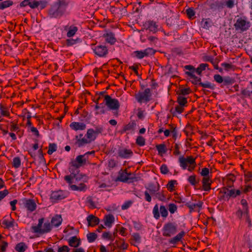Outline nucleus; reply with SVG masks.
Wrapping results in <instances>:
<instances>
[{
  "label": "nucleus",
  "instance_id": "obj_6",
  "mask_svg": "<svg viewBox=\"0 0 252 252\" xmlns=\"http://www.w3.org/2000/svg\"><path fill=\"white\" fill-rule=\"evenodd\" d=\"M240 204L242 206V208H239L236 212V215L239 219H241L243 216L248 217L249 214V206L247 200L245 199H242Z\"/></svg>",
  "mask_w": 252,
  "mask_h": 252
},
{
  "label": "nucleus",
  "instance_id": "obj_10",
  "mask_svg": "<svg viewBox=\"0 0 252 252\" xmlns=\"http://www.w3.org/2000/svg\"><path fill=\"white\" fill-rule=\"evenodd\" d=\"M177 232V226L172 223H167L164 225L162 234L166 237H170Z\"/></svg>",
  "mask_w": 252,
  "mask_h": 252
},
{
  "label": "nucleus",
  "instance_id": "obj_40",
  "mask_svg": "<svg viewBox=\"0 0 252 252\" xmlns=\"http://www.w3.org/2000/svg\"><path fill=\"white\" fill-rule=\"evenodd\" d=\"M186 74L192 79V83L194 84H198L201 82V78L196 76L193 72H186Z\"/></svg>",
  "mask_w": 252,
  "mask_h": 252
},
{
  "label": "nucleus",
  "instance_id": "obj_9",
  "mask_svg": "<svg viewBox=\"0 0 252 252\" xmlns=\"http://www.w3.org/2000/svg\"><path fill=\"white\" fill-rule=\"evenodd\" d=\"M104 101L105 105L111 110H118L120 107L119 101L115 98H112L109 95H104Z\"/></svg>",
  "mask_w": 252,
  "mask_h": 252
},
{
  "label": "nucleus",
  "instance_id": "obj_7",
  "mask_svg": "<svg viewBox=\"0 0 252 252\" xmlns=\"http://www.w3.org/2000/svg\"><path fill=\"white\" fill-rule=\"evenodd\" d=\"M153 214L154 217L158 220L160 217V214L162 217L166 218L168 216V213L164 206L161 205L159 208L158 205L156 204L153 210Z\"/></svg>",
  "mask_w": 252,
  "mask_h": 252
},
{
  "label": "nucleus",
  "instance_id": "obj_22",
  "mask_svg": "<svg viewBox=\"0 0 252 252\" xmlns=\"http://www.w3.org/2000/svg\"><path fill=\"white\" fill-rule=\"evenodd\" d=\"M70 127L74 130H83L86 128V125L84 123L72 122L70 125Z\"/></svg>",
  "mask_w": 252,
  "mask_h": 252
},
{
  "label": "nucleus",
  "instance_id": "obj_41",
  "mask_svg": "<svg viewBox=\"0 0 252 252\" xmlns=\"http://www.w3.org/2000/svg\"><path fill=\"white\" fill-rule=\"evenodd\" d=\"M201 25L203 28L208 29L211 26V21L210 19H203Z\"/></svg>",
  "mask_w": 252,
  "mask_h": 252
},
{
  "label": "nucleus",
  "instance_id": "obj_19",
  "mask_svg": "<svg viewBox=\"0 0 252 252\" xmlns=\"http://www.w3.org/2000/svg\"><path fill=\"white\" fill-rule=\"evenodd\" d=\"M64 31H67L66 36L68 37H71L73 36L76 32L78 31V28L74 25L69 26V25L63 27Z\"/></svg>",
  "mask_w": 252,
  "mask_h": 252
},
{
  "label": "nucleus",
  "instance_id": "obj_52",
  "mask_svg": "<svg viewBox=\"0 0 252 252\" xmlns=\"http://www.w3.org/2000/svg\"><path fill=\"white\" fill-rule=\"evenodd\" d=\"M188 181L192 186H194L198 183V180H196V175H195L189 176Z\"/></svg>",
  "mask_w": 252,
  "mask_h": 252
},
{
  "label": "nucleus",
  "instance_id": "obj_58",
  "mask_svg": "<svg viewBox=\"0 0 252 252\" xmlns=\"http://www.w3.org/2000/svg\"><path fill=\"white\" fill-rule=\"evenodd\" d=\"M186 13L189 19H193L195 15V12L192 8H189L186 10Z\"/></svg>",
  "mask_w": 252,
  "mask_h": 252
},
{
  "label": "nucleus",
  "instance_id": "obj_35",
  "mask_svg": "<svg viewBox=\"0 0 252 252\" xmlns=\"http://www.w3.org/2000/svg\"><path fill=\"white\" fill-rule=\"evenodd\" d=\"M85 137H87L90 143H91L92 141H94L95 139L96 138V137L94 134V129H88L85 135Z\"/></svg>",
  "mask_w": 252,
  "mask_h": 252
},
{
  "label": "nucleus",
  "instance_id": "obj_45",
  "mask_svg": "<svg viewBox=\"0 0 252 252\" xmlns=\"http://www.w3.org/2000/svg\"><path fill=\"white\" fill-rule=\"evenodd\" d=\"M156 148L160 155H162L166 152V149L164 144H159L156 146Z\"/></svg>",
  "mask_w": 252,
  "mask_h": 252
},
{
  "label": "nucleus",
  "instance_id": "obj_55",
  "mask_svg": "<svg viewBox=\"0 0 252 252\" xmlns=\"http://www.w3.org/2000/svg\"><path fill=\"white\" fill-rule=\"evenodd\" d=\"M242 98L250 97L251 96V92L247 88H243L241 91Z\"/></svg>",
  "mask_w": 252,
  "mask_h": 252
},
{
  "label": "nucleus",
  "instance_id": "obj_30",
  "mask_svg": "<svg viewBox=\"0 0 252 252\" xmlns=\"http://www.w3.org/2000/svg\"><path fill=\"white\" fill-rule=\"evenodd\" d=\"M203 203L201 201H198L197 203H190L189 202L187 203L186 205L192 211L195 209H198V211L202 206Z\"/></svg>",
  "mask_w": 252,
  "mask_h": 252
},
{
  "label": "nucleus",
  "instance_id": "obj_39",
  "mask_svg": "<svg viewBox=\"0 0 252 252\" xmlns=\"http://www.w3.org/2000/svg\"><path fill=\"white\" fill-rule=\"evenodd\" d=\"M27 245L23 242L18 243L15 248V250L17 252H25L27 250Z\"/></svg>",
  "mask_w": 252,
  "mask_h": 252
},
{
  "label": "nucleus",
  "instance_id": "obj_60",
  "mask_svg": "<svg viewBox=\"0 0 252 252\" xmlns=\"http://www.w3.org/2000/svg\"><path fill=\"white\" fill-rule=\"evenodd\" d=\"M136 144L139 146H142L145 144V140L141 136H139L136 139Z\"/></svg>",
  "mask_w": 252,
  "mask_h": 252
},
{
  "label": "nucleus",
  "instance_id": "obj_13",
  "mask_svg": "<svg viewBox=\"0 0 252 252\" xmlns=\"http://www.w3.org/2000/svg\"><path fill=\"white\" fill-rule=\"evenodd\" d=\"M131 173H127L126 169L125 170H120L119 175L117 178V181H121L124 183L127 182L129 180H132L133 178L130 177Z\"/></svg>",
  "mask_w": 252,
  "mask_h": 252
},
{
  "label": "nucleus",
  "instance_id": "obj_3",
  "mask_svg": "<svg viewBox=\"0 0 252 252\" xmlns=\"http://www.w3.org/2000/svg\"><path fill=\"white\" fill-rule=\"evenodd\" d=\"M44 221V218L39 219L38 223L36 226L32 227V229L34 233H39L44 234L50 232L52 227V224H51L49 222H46L44 223L43 226L42 224Z\"/></svg>",
  "mask_w": 252,
  "mask_h": 252
},
{
  "label": "nucleus",
  "instance_id": "obj_56",
  "mask_svg": "<svg viewBox=\"0 0 252 252\" xmlns=\"http://www.w3.org/2000/svg\"><path fill=\"white\" fill-rule=\"evenodd\" d=\"M97 235L94 233H90L87 234V239L90 243H92L96 239Z\"/></svg>",
  "mask_w": 252,
  "mask_h": 252
},
{
  "label": "nucleus",
  "instance_id": "obj_16",
  "mask_svg": "<svg viewBox=\"0 0 252 252\" xmlns=\"http://www.w3.org/2000/svg\"><path fill=\"white\" fill-rule=\"evenodd\" d=\"M143 26L145 29L154 33L156 32L159 29L158 24L156 22L152 20L146 21L143 24Z\"/></svg>",
  "mask_w": 252,
  "mask_h": 252
},
{
  "label": "nucleus",
  "instance_id": "obj_37",
  "mask_svg": "<svg viewBox=\"0 0 252 252\" xmlns=\"http://www.w3.org/2000/svg\"><path fill=\"white\" fill-rule=\"evenodd\" d=\"M68 244L71 247L77 248L80 245V241L76 236H74L69 240Z\"/></svg>",
  "mask_w": 252,
  "mask_h": 252
},
{
  "label": "nucleus",
  "instance_id": "obj_21",
  "mask_svg": "<svg viewBox=\"0 0 252 252\" xmlns=\"http://www.w3.org/2000/svg\"><path fill=\"white\" fill-rule=\"evenodd\" d=\"M202 183V189L204 190L208 191L211 189V186L212 183V181L210 177H203Z\"/></svg>",
  "mask_w": 252,
  "mask_h": 252
},
{
  "label": "nucleus",
  "instance_id": "obj_1",
  "mask_svg": "<svg viewBox=\"0 0 252 252\" xmlns=\"http://www.w3.org/2000/svg\"><path fill=\"white\" fill-rule=\"evenodd\" d=\"M65 9V5L61 1H58L52 5L49 10L48 15L50 18H59L63 15Z\"/></svg>",
  "mask_w": 252,
  "mask_h": 252
},
{
  "label": "nucleus",
  "instance_id": "obj_61",
  "mask_svg": "<svg viewBox=\"0 0 252 252\" xmlns=\"http://www.w3.org/2000/svg\"><path fill=\"white\" fill-rule=\"evenodd\" d=\"M132 237L136 244H139L141 242V236L138 233H133L132 235Z\"/></svg>",
  "mask_w": 252,
  "mask_h": 252
},
{
  "label": "nucleus",
  "instance_id": "obj_4",
  "mask_svg": "<svg viewBox=\"0 0 252 252\" xmlns=\"http://www.w3.org/2000/svg\"><path fill=\"white\" fill-rule=\"evenodd\" d=\"M152 94L151 90L147 88L143 91H139L135 94V97L137 101L140 103L147 102L150 100Z\"/></svg>",
  "mask_w": 252,
  "mask_h": 252
},
{
  "label": "nucleus",
  "instance_id": "obj_38",
  "mask_svg": "<svg viewBox=\"0 0 252 252\" xmlns=\"http://www.w3.org/2000/svg\"><path fill=\"white\" fill-rule=\"evenodd\" d=\"M41 4V8H44L45 6V4L43 3L41 1H35V0H30L29 2V6L31 8H37L38 6Z\"/></svg>",
  "mask_w": 252,
  "mask_h": 252
},
{
  "label": "nucleus",
  "instance_id": "obj_18",
  "mask_svg": "<svg viewBox=\"0 0 252 252\" xmlns=\"http://www.w3.org/2000/svg\"><path fill=\"white\" fill-rule=\"evenodd\" d=\"M25 208L30 212H33L36 208V204L33 199H25L24 201Z\"/></svg>",
  "mask_w": 252,
  "mask_h": 252
},
{
  "label": "nucleus",
  "instance_id": "obj_57",
  "mask_svg": "<svg viewBox=\"0 0 252 252\" xmlns=\"http://www.w3.org/2000/svg\"><path fill=\"white\" fill-rule=\"evenodd\" d=\"M103 128L102 126H98L95 127V128L94 129V135L97 137L98 134H101L103 131Z\"/></svg>",
  "mask_w": 252,
  "mask_h": 252
},
{
  "label": "nucleus",
  "instance_id": "obj_27",
  "mask_svg": "<svg viewBox=\"0 0 252 252\" xmlns=\"http://www.w3.org/2000/svg\"><path fill=\"white\" fill-rule=\"evenodd\" d=\"M100 96L98 97L97 100L95 101L96 105L94 109L96 111L95 112L96 115L101 114L105 113L104 106L103 103L100 104H98V100L100 99Z\"/></svg>",
  "mask_w": 252,
  "mask_h": 252
},
{
  "label": "nucleus",
  "instance_id": "obj_51",
  "mask_svg": "<svg viewBox=\"0 0 252 252\" xmlns=\"http://www.w3.org/2000/svg\"><path fill=\"white\" fill-rule=\"evenodd\" d=\"M21 159L19 157H15L13 159L12 165L14 168H19L21 165Z\"/></svg>",
  "mask_w": 252,
  "mask_h": 252
},
{
  "label": "nucleus",
  "instance_id": "obj_14",
  "mask_svg": "<svg viewBox=\"0 0 252 252\" xmlns=\"http://www.w3.org/2000/svg\"><path fill=\"white\" fill-rule=\"evenodd\" d=\"M66 197V193L63 190L53 191L50 195V199L52 202H55L65 198Z\"/></svg>",
  "mask_w": 252,
  "mask_h": 252
},
{
  "label": "nucleus",
  "instance_id": "obj_49",
  "mask_svg": "<svg viewBox=\"0 0 252 252\" xmlns=\"http://www.w3.org/2000/svg\"><path fill=\"white\" fill-rule=\"evenodd\" d=\"M117 247L122 250H126L127 248L128 244L126 243L123 240H121L117 242Z\"/></svg>",
  "mask_w": 252,
  "mask_h": 252
},
{
  "label": "nucleus",
  "instance_id": "obj_20",
  "mask_svg": "<svg viewBox=\"0 0 252 252\" xmlns=\"http://www.w3.org/2000/svg\"><path fill=\"white\" fill-rule=\"evenodd\" d=\"M118 154L122 158H128L133 155V152L130 149L122 148L118 150Z\"/></svg>",
  "mask_w": 252,
  "mask_h": 252
},
{
  "label": "nucleus",
  "instance_id": "obj_23",
  "mask_svg": "<svg viewBox=\"0 0 252 252\" xmlns=\"http://www.w3.org/2000/svg\"><path fill=\"white\" fill-rule=\"evenodd\" d=\"M136 123L135 121L130 122L128 124L124 126L122 132L126 131L133 132L136 128Z\"/></svg>",
  "mask_w": 252,
  "mask_h": 252
},
{
  "label": "nucleus",
  "instance_id": "obj_62",
  "mask_svg": "<svg viewBox=\"0 0 252 252\" xmlns=\"http://www.w3.org/2000/svg\"><path fill=\"white\" fill-rule=\"evenodd\" d=\"M221 66L227 71L233 69L234 68V66L232 64L226 63H221Z\"/></svg>",
  "mask_w": 252,
  "mask_h": 252
},
{
  "label": "nucleus",
  "instance_id": "obj_2",
  "mask_svg": "<svg viewBox=\"0 0 252 252\" xmlns=\"http://www.w3.org/2000/svg\"><path fill=\"white\" fill-rule=\"evenodd\" d=\"M179 162L182 169H188L190 172L193 171L196 166L195 158L192 156H188L187 158L181 156L179 158Z\"/></svg>",
  "mask_w": 252,
  "mask_h": 252
},
{
  "label": "nucleus",
  "instance_id": "obj_47",
  "mask_svg": "<svg viewBox=\"0 0 252 252\" xmlns=\"http://www.w3.org/2000/svg\"><path fill=\"white\" fill-rule=\"evenodd\" d=\"M199 85L201 86L203 88H209L211 90H214L215 89V86L214 84L209 82H206L205 83L200 82L199 83Z\"/></svg>",
  "mask_w": 252,
  "mask_h": 252
},
{
  "label": "nucleus",
  "instance_id": "obj_59",
  "mask_svg": "<svg viewBox=\"0 0 252 252\" xmlns=\"http://www.w3.org/2000/svg\"><path fill=\"white\" fill-rule=\"evenodd\" d=\"M95 152L94 151H92L90 152H88L84 154V155H80L85 160V162L87 163L88 161L89 156L93 155L94 156Z\"/></svg>",
  "mask_w": 252,
  "mask_h": 252
},
{
  "label": "nucleus",
  "instance_id": "obj_32",
  "mask_svg": "<svg viewBox=\"0 0 252 252\" xmlns=\"http://www.w3.org/2000/svg\"><path fill=\"white\" fill-rule=\"evenodd\" d=\"M70 189L74 191H85L87 190V186L84 183H81L78 186L70 185Z\"/></svg>",
  "mask_w": 252,
  "mask_h": 252
},
{
  "label": "nucleus",
  "instance_id": "obj_50",
  "mask_svg": "<svg viewBox=\"0 0 252 252\" xmlns=\"http://www.w3.org/2000/svg\"><path fill=\"white\" fill-rule=\"evenodd\" d=\"M47 153L49 155H52L54 152L56 151L57 149V145L55 143H50L48 147Z\"/></svg>",
  "mask_w": 252,
  "mask_h": 252
},
{
  "label": "nucleus",
  "instance_id": "obj_33",
  "mask_svg": "<svg viewBox=\"0 0 252 252\" xmlns=\"http://www.w3.org/2000/svg\"><path fill=\"white\" fill-rule=\"evenodd\" d=\"M220 199L228 200L231 198L229 189H224L220 191Z\"/></svg>",
  "mask_w": 252,
  "mask_h": 252
},
{
  "label": "nucleus",
  "instance_id": "obj_15",
  "mask_svg": "<svg viewBox=\"0 0 252 252\" xmlns=\"http://www.w3.org/2000/svg\"><path fill=\"white\" fill-rule=\"evenodd\" d=\"M154 53V50L152 48H148L143 51H136L133 53L135 56L140 59L143 58L144 57L153 55Z\"/></svg>",
  "mask_w": 252,
  "mask_h": 252
},
{
  "label": "nucleus",
  "instance_id": "obj_42",
  "mask_svg": "<svg viewBox=\"0 0 252 252\" xmlns=\"http://www.w3.org/2000/svg\"><path fill=\"white\" fill-rule=\"evenodd\" d=\"M13 4V1L10 0L4 1L0 3V9H4Z\"/></svg>",
  "mask_w": 252,
  "mask_h": 252
},
{
  "label": "nucleus",
  "instance_id": "obj_43",
  "mask_svg": "<svg viewBox=\"0 0 252 252\" xmlns=\"http://www.w3.org/2000/svg\"><path fill=\"white\" fill-rule=\"evenodd\" d=\"M154 195L160 201H165L166 195L164 194V192L163 191L161 192L158 191Z\"/></svg>",
  "mask_w": 252,
  "mask_h": 252
},
{
  "label": "nucleus",
  "instance_id": "obj_5",
  "mask_svg": "<svg viewBox=\"0 0 252 252\" xmlns=\"http://www.w3.org/2000/svg\"><path fill=\"white\" fill-rule=\"evenodd\" d=\"M235 30L241 32L247 31L250 27V22L245 17H239L234 25Z\"/></svg>",
  "mask_w": 252,
  "mask_h": 252
},
{
  "label": "nucleus",
  "instance_id": "obj_24",
  "mask_svg": "<svg viewBox=\"0 0 252 252\" xmlns=\"http://www.w3.org/2000/svg\"><path fill=\"white\" fill-rule=\"evenodd\" d=\"M87 220L89 225L91 226L98 224L99 221V219L93 215H90L88 216Z\"/></svg>",
  "mask_w": 252,
  "mask_h": 252
},
{
  "label": "nucleus",
  "instance_id": "obj_11",
  "mask_svg": "<svg viewBox=\"0 0 252 252\" xmlns=\"http://www.w3.org/2000/svg\"><path fill=\"white\" fill-rule=\"evenodd\" d=\"M70 172L71 173L70 175H66L64 177V180L69 184L70 187V185H73L72 184L73 183V179H75L78 181L82 179L85 176V175L82 174L77 175L78 173H77L75 170Z\"/></svg>",
  "mask_w": 252,
  "mask_h": 252
},
{
  "label": "nucleus",
  "instance_id": "obj_8",
  "mask_svg": "<svg viewBox=\"0 0 252 252\" xmlns=\"http://www.w3.org/2000/svg\"><path fill=\"white\" fill-rule=\"evenodd\" d=\"M86 164L85 160L83 159L81 155H79L76 158L75 160L72 161L70 163L69 171L75 170L77 173H79V168Z\"/></svg>",
  "mask_w": 252,
  "mask_h": 252
},
{
  "label": "nucleus",
  "instance_id": "obj_53",
  "mask_svg": "<svg viewBox=\"0 0 252 252\" xmlns=\"http://www.w3.org/2000/svg\"><path fill=\"white\" fill-rule=\"evenodd\" d=\"M177 184L175 180L170 181L167 185V188L170 191H172L174 190L175 185Z\"/></svg>",
  "mask_w": 252,
  "mask_h": 252
},
{
  "label": "nucleus",
  "instance_id": "obj_31",
  "mask_svg": "<svg viewBox=\"0 0 252 252\" xmlns=\"http://www.w3.org/2000/svg\"><path fill=\"white\" fill-rule=\"evenodd\" d=\"M185 233L184 231H181L178 233L176 236L171 238L169 240V242L171 244H175L178 242H180L183 236L185 235Z\"/></svg>",
  "mask_w": 252,
  "mask_h": 252
},
{
  "label": "nucleus",
  "instance_id": "obj_36",
  "mask_svg": "<svg viewBox=\"0 0 252 252\" xmlns=\"http://www.w3.org/2000/svg\"><path fill=\"white\" fill-rule=\"evenodd\" d=\"M104 224L106 226L111 227L114 222V217L112 215H108L105 217Z\"/></svg>",
  "mask_w": 252,
  "mask_h": 252
},
{
  "label": "nucleus",
  "instance_id": "obj_28",
  "mask_svg": "<svg viewBox=\"0 0 252 252\" xmlns=\"http://www.w3.org/2000/svg\"><path fill=\"white\" fill-rule=\"evenodd\" d=\"M103 36L105 38L106 41L110 44H114L116 41L115 35L112 32L107 33L104 34Z\"/></svg>",
  "mask_w": 252,
  "mask_h": 252
},
{
  "label": "nucleus",
  "instance_id": "obj_54",
  "mask_svg": "<svg viewBox=\"0 0 252 252\" xmlns=\"http://www.w3.org/2000/svg\"><path fill=\"white\" fill-rule=\"evenodd\" d=\"M168 208L169 212L173 214L177 211V206L174 203H169L168 205Z\"/></svg>",
  "mask_w": 252,
  "mask_h": 252
},
{
  "label": "nucleus",
  "instance_id": "obj_46",
  "mask_svg": "<svg viewBox=\"0 0 252 252\" xmlns=\"http://www.w3.org/2000/svg\"><path fill=\"white\" fill-rule=\"evenodd\" d=\"M208 66L207 63H201L199 66L195 69V72L200 75L202 71L205 70L206 68Z\"/></svg>",
  "mask_w": 252,
  "mask_h": 252
},
{
  "label": "nucleus",
  "instance_id": "obj_34",
  "mask_svg": "<svg viewBox=\"0 0 252 252\" xmlns=\"http://www.w3.org/2000/svg\"><path fill=\"white\" fill-rule=\"evenodd\" d=\"M236 177L233 174H228L224 178V181L226 182L227 186L231 187L233 182L235 181Z\"/></svg>",
  "mask_w": 252,
  "mask_h": 252
},
{
  "label": "nucleus",
  "instance_id": "obj_29",
  "mask_svg": "<svg viewBox=\"0 0 252 252\" xmlns=\"http://www.w3.org/2000/svg\"><path fill=\"white\" fill-rule=\"evenodd\" d=\"M2 224L4 226V228L7 229H10L11 228H13L15 225H17V224L15 222V220L12 219L10 221L6 219H4L2 221Z\"/></svg>",
  "mask_w": 252,
  "mask_h": 252
},
{
  "label": "nucleus",
  "instance_id": "obj_64",
  "mask_svg": "<svg viewBox=\"0 0 252 252\" xmlns=\"http://www.w3.org/2000/svg\"><path fill=\"white\" fill-rule=\"evenodd\" d=\"M190 92L189 88H185L182 89L180 90V92L179 93V95H187L189 94Z\"/></svg>",
  "mask_w": 252,
  "mask_h": 252
},
{
  "label": "nucleus",
  "instance_id": "obj_25",
  "mask_svg": "<svg viewBox=\"0 0 252 252\" xmlns=\"http://www.w3.org/2000/svg\"><path fill=\"white\" fill-rule=\"evenodd\" d=\"M147 189L152 195H154L157 191H159V185L157 183L156 184H151L147 188Z\"/></svg>",
  "mask_w": 252,
  "mask_h": 252
},
{
  "label": "nucleus",
  "instance_id": "obj_63",
  "mask_svg": "<svg viewBox=\"0 0 252 252\" xmlns=\"http://www.w3.org/2000/svg\"><path fill=\"white\" fill-rule=\"evenodd\" d=\"M209 174V169L208 168L205 167L202 169L200 174L203 177H208Z\"/></svg>",
  "mask_w": 252,
  "mask_h": 252
},
{
  "label": "nucleus",
  "instance_id": "obj_26",
  "mask_svg": "<svg viewBox=\"0 0 252 252\" xmlns=\"http://www.w3.org/2000/svg\"><path fill=\"white\" fill-rule=\"evenodd\" d=\"M63 219L60 215H56L53 217L51 220L52 225L55 227H58L62 223Z\"/></svg>",
  "mask_w": 252,
  "mask_h": 252
},
{
  "label": "nucleus",
  "instance_id": "obj_44",
  "mask_svg": "<svg viewBox=\"0 0 252 252\" xmlns=\"http://www.w3.org/2000/svg\"><path fill=\"white\" fill-rule=\"evenodd\" d=\"M0 114L1 116L6 117H8L10 114L8 108L2 105H0Z\"/></svg>",
  "mask_w": 252,
  "mask_h": 252
},
{
  "label": "nucleus",
  "instance_id": "obj_48",
  "mask_svg": "<svg viewBox=\"0 0 252 252\" xmlns=\"http://www.w3.org/2000/svg\"><path fill=\"white\" fill-rule=\"evenodd\" d=\"M177 102L179 105L185 106L187 103V98L185 97L183 95H179L177 98Z\"/></svg>",
  "mask_w": 252,
  "mask_h": 252
},
{
  "label": "nucleus",
  "instance_id": "obj_12",
  "mask_svg": "<svg viewBox=\"0 0 252 252\" xmlns=\"http://www.w3.org/2000/svg\"><path fill=\"white\" fill-rule=\"evenodd\" d=\"M94 53L99 57H104L108 54L107 48L104 45H97L92 48Z\"/></svg>",
  "mask_w": 252,
  "mask_h": 252
},
{
  "label": "nucleus",
  "instance_id": "obj_17",
  "mask_svg": "<svg viewBox=\"0 0 252 252\" xmlns=\"http://www.w3.org/2000/svg\"><path fill=\"white\" fill-rule=\"evenodd\" d=\"M76 142L75 144L79 147H81L86 144L91 143L89 141L87 137H83V134H80L75 136Z\"/></svg>",
  "mask_w": 252,
  "mask_h": 252
}]
</instances>
